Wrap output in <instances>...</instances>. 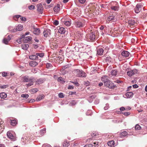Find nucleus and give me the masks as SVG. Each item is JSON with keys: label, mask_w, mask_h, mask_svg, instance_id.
I'll return each instance as SVG.
<instances>
[{"label": "nucleus", "mask_w": 147, "mask_h": 147, "mask_svg": "<svg viewBox=\"0 0 147 147\" xmlns=\"http://www.w3.org/2000/svg\"><path fill=\"white\" fill-rule=\"evenodd\" d=\"M37 10L39 13L42 14V13L43 10V7L41 3H39L37 5Z\"/></svg>", "instance_id": "nucleus-7"}, {"label": "nucleus", "mask_w": 147, "mask_h": 147, "mask_svg": "<svg viewBox=\"0 0 147 147\" xmlns=\"http://www.w3.org/2000/svg\"><path fill=\"white\" fill-rule=\"evenodd\" d=\"M23 79V81L24 82H33V78H29L28 76H25L22 77Z\"/></svg>", "instance_id": "nucleus-4"}, {"label": "nucleus", "mask_w": 147, "mask_h": 147, "mask_svg": "<svg viewBox=\"0 0 147 147\" xmlns=\"http://www.w3.org/2000/svg\"><path fill=\"white\" fill-rule=\"evenodd\" d=\"M51 30L49 29H47L44 30L43 32L44 36L45 37H49L51 34Z\"/></svg>", "instance_id": "nucleus-5"}, {"label": "nucleus", "mask_w": 147, "mask_h": 147, "mask_svg": "<svg viewBox=\"0 0 147 147\" xmlns=\"http://www.w3.org/2000/svg\"><path fill=\"white\" fill-rule=\"evenodd\" d=\"M124 114L125 115L128 116L130 114V113L129 112H125L124 113Z\"/></svg>", "instance_id": "nucleus-59"}, {"label": "nucleus", "mask_w": 147, "mask_h": 147, "mask_svg": "<svg viewBox=\"0 0 147 147\" xmlns=\"http://www.w3.org/2000/svg\"><path fill=\"white\" fill-rule=\"evenodd\" d=\"M2 76L3 77H5L7 76V73L5 72H3L2 73Z\"/></svg>", "instance_id": "nucleus-58"}, {"label": "nucleus", "mask_w": 147, "mask_h": 147, "mask_svg": "<svg viewBox=\"0 0 147 147\" xmlns=\"http://www.w3.org/2000/svg\"><path fill=\"white\" fill-rule=\"evenodd\" d=\"M59 96L61 98H62L64 97L63 94L62 93H60L59 94Z\"/></svg>", "instance_id": "nucleus-50"}, {"label": "nucleus", "mask_w": 147, "mask_h": 147, "mask_svg": "<svg viewBox=\"0 0 147 147\" xmlns=\"http://www.w3.org/2000/svg\"><path fill=\"white\" fill-rule=\"evenodd\" d=\"M32 38L30 36H27L24 38L23 39V41L26 43H27L28 41L31 40Z\"/></svg>", "instance_id": "nucleus-15"}, {"label": "nucleus", "mask_w": 147, "mask_h": 147, "mask_svg": "<svg viewBox=\"0 0 147 147\" xmlns=\"http://www.w3.org/2000/svg\"><path fill=\"white\" fill-rule=\"evenodd\" d=\"M104 85L106 87L112 89L114 88L115 87L113 83L110 80H108V82L105 83Z\"/></svg>", "instance_id": "nucleus-2"}, {"label": "nucleus", "mask_w": 147, "mask_h": 147, "mask_svg": "<svg viewBox=\"0 0 147 147\" xmlns=\"http://www.w3.org/2000/svg\"><path fill=\"white\" fill-rule=\"evenodd\" d=\"M20 17V18H26L25 17H22L20 15H16L13 16V18H19Z\"/></svg>", "instance_id": "nucleus-39"}, {"label": "nucleus", "mask_w": 147, "mask_h": 147, "mask_svg": "<svg viewBox=\"0 0 147 147\" xmlns=\"http://www.w3.org/2000/svg\"><path fill=\"white\" fill-rule=\"evenodd\" d=\"M22 26L21 25H18V26L16 27V28H13V30H11L13 32H16L17 31H20L23 30Z\"/></svg>", "instance_id": "nucleus-8"}, {"label": "nucleus", "mask_w": 147, "mask_h": 147, "mask_svg": "<svg viewBox=\"0 0 147 147\" xmlns=\"http://www.w3.org/2000/svg\"><path fill=\"white\" fill-rule=\"evenodd\" d=\"M93 144H94L93 146L96 147L98 144V142L97 141H96L94 142Z\"/></svg>", "instance_id": "nucleus-52"}, {"label": "nucleus", "mask_w": 147, "mask_h": 147, "mask_svg": "<svg viewBox=\"0 0 147 147\" xmlns=\"http://www.w3.org/2000/svg\"><path fill=\"white\" fill-rule=\"evenodd\" d=\"M138 70L136 69H134L131 71H128L127 72V75L129 76H131L137 73Z\"/></svg>", "instance_id": "nucleus-6"}, {"label": "nucleus", "mask_w": 147, "mask_h": 147, "mask_svg": "<svg viewBox=\"0 0 147 147\" xmlns=\"http://www.w3.org/2000/svg\"><path fill=\"white\" fill-rule=\"evenodd\" d=\"M79 1L80 3L83 4L85 2L86 0H79Z\"/></svg>", "instance_id": "nucleus-54"}, {"label": "nucleus", "mask_w": 147, "mask_h": 147, "mask_svg": "<svg viewBox=\"0 0 147 147\" xmlns=\"http://www.w3.org/2000/svg\"><path fill=\"white\" fill-rule=\"evenodd\" d=\"M56 58H57V60H60L61 61H63V59L62 58H61L60 57H56Z\"/></svg>", "instance_id": "nucleus-57"}, {"label": "nucleus", "mask_w": 147, "mask_h": 147, "mask_svg": "<svg viewBox=\"0 0 147 147\" xmlns=\"http://www.w3.org/2000/svg\"><path fill=\"white\" fill-rule=\"evenodd\" d=\"M115 19H107V20H106V23L109 24L110 22H112Z\"/></svg>", "instance_id": "nucleus-40"}, {"label": "nucleus", "mask_w": 147, "mask_h": 147, "mask_svg": "<svg viewBox=\"0 0 147 147\" xmlns=\"http://www.w3.org/2000/svg\"><path fill=\"white\" fill-rule=\"evenodd\" d=\"M3 124V121H0V134L2 132L4 129V126Z\"/></svg>", "instance_id": "nucleus-12"}, {"label": "nucleus", "mask_w": 147, "mask_h": 147, "mask_svg": "<svg viewBox=\"0 0 147 147\" xmlns=\"http://www.w3.org/2000/svg\"><path fill=\"white\" fill-rule=\"evenodd\" d=\"M133 87L134 88H137L138 87V86L137 84H135L133 85Z\"/></svg>", "instance_id": "nucleus-63"}, {"label": "nucleus", "mask_w": 147, "mask_h": 147, "mask_svg": "<svg viewBox=\"0 0 147 147\" xmlns=\"http://www.w3.org/2000/svg\"><path fill=\"white\" fill-rule=\"evenodd\" d=\"M142 5L141 4H138L136 5V7L141 10Z\"/></svg>", "instance_id": "nucleus-42"}, {"label": "nucleus", "mask_w": 147, "mask_h": 147, "mask_svg": "<svg viewBox=\"0 0 147 147\" xmlns=\"http://www.w3.org/2000/svg\"><path fill=\"white\" fill-rule=\"evenodd\" d=\"M29 45L28 44H25L22 45V49L24 50H27L28 48Z\"/></svg>", "instance_id": "nucleus-28"}, {"label": "nucleus", "mask_w": 147, "mask_h": 147, "mask_svg": "<svg viewBox=\"0 0 147 147\" xmlns=\"http://www.w3.org/2000/svg\"><path fill=\"white\" fill-rule=\"evenodd\" d=\"M8 87V85H3V86H0V88H5Z\"/></svg>", "instance_id": "nucleus-47"}, {"label": "nucleus", "mask_w": 147, "mask_h": 147, "mask_svg": "<svg viewBox=\"0 0 147 147\" xmlns=\"http://www.w3.org/2000/svg\"><path fill=\"white\" fill-rule=\"evenodd\" d=\"M133 94L132 92H129L126 93L125 96L127 98H130L133 96Z\"/></svg>", "instance_id": "nucleus-25"}, {"label": "nucleus", "mask_w": 147, "mask_h": 147, "mask_svg": "<svg viewBox=\"0 0 147 147\" xmlns=\"http://www.w3.org/2000/svg\"><path fill=\"white\" fill-rule=\"evenodd\" d=\"M120 110L121 111H123L124 110H125V109L124 107H122L120 108Z\"/></svg>", "instance_id": "nucleus-61"}, {"label": "nucleus", "mask_w": 147, "mask_h": 147, "mask_svg": "<svg viewBox=\"0 0 147 147\" xmlns=\"http://www.w3.org/2000/svg\"><path fill=\"white\" fill-rule=\"evenodd\" d=\"M7 96L5 92L0 93V97L2 98H5Z\"/></svg>", "instance_id": "nucleus-34"}, {"label": "nucleus", "mask_w": 147, "mask_h": 147, "mask_svg": "<svg viewBox=\"0 0 147 147\" xmlns=\"http://www.w3.org/2000/svg\"><path fill=\"white\" fill-rule=\"evenodd\" d=\"M93 145L91 144H87L84 146L83 147H92Z\"/></svg>", "instance_id": "nucleus-48"}, {"label": "nucleus", "mask_w": 147, "mask_h": 147, "mask_svg": "<svg viewBox=\"0 0 147 147\" xmlns=\"http://www.w3.org/2000/svg\"><path fill=\"white\" fill-rule=\"evenodd\" d=\"M74 74H76L78 77H85L86 76V74L82 71L78 69H76L73 71Z\"/></svg>", "instance_id": "nucleus-1"}, {"label": "nucleus", "mask_w": 147, "mask_h": 147, "mask_svg": "<svg viewBox=\"0 0 147 147\" xmlns=\"http://www.w3.org/2000/svg\"><path fill=\"white\" fill-rule=\"evenodd\" d=\"M46 132V129L44 128L40 131V134L41 135L43 136L45 134Z\"/></svg>", "instance_id": "nucleus-37"}, {"label": "nucleus", "mask_w": 147, "mask_h": 147, "mask_svg": "<svg viewBox=\"0 0 147 147\" xmlns=\"http://www.w3.org/2000/svg\"><path fill=\"white\" fill-rule=\"evenodd\" d=\"M98 134H97L92 133L91 134V136H92L93 138L95 139L96 138H97V136L98 135Z\"/></svg>", "instance_id": "nucleus-46"}, {"label": "nucleus", "mask_w": 147, "mask_h": 147, "mask_svg": "<svg viewBox=\"0 0 147 147\" xmlns=\"http://www.w3.org/2000/svg\"><path fill=\"white\" fill-rule=\"evenodd\" d=\"M125 22H126V23L125 24L126 25H127L128 24L130 25H132L134 24L136 22L134 19H127L125 20Z\"/></svg>", "instance_id": "nucleus-3"}, {"label": "nucleus", "mask_w": 147, "mask_h": 147, "mask_svg": "<svg viewBox=\"0 0 147 147\" xmlns=\"http://www.w3.org/2000/svg\"><path fill=\"white\" fill-rule=\"evenodd\" d=\"M57 81L58 82H60L62 83H63L65 82V81L63 80V78L61 77H59L57 79Z\"/></svg>", "instance_id": "nucleus-38"}, {"label": "nucleus", "mask_w": 147, "mask_h": 147, "mask_svg": "<svg viewBox=\"0 0 147 147\" xmlns=\"http://www.w3.org/2000/svg\"><path fill=\"white\" fill-rule=\"evenodd\" d=\"M101 80L104 82V84L109 80L107 76H103L101 78Z\"/></svg>", "instance_id": "nucleus-14"}, {"label": "nucleus", "mask_w": 147, "mask_h": 147, "mask_svg": "<svg viewBox=\"0 0 147 147\" xmlns=\"http://www.w3.org/2000/svg\"><path fill=\"white\" fill-rule=\"evenodd\" d=\"M107 144L109 146L113 147L115 145V142L114 140H111L107 143Z\"/></svg>", "instance_id": "nucleus-19"}, {"label": "nucleus", "mask_w": 147, "mask_h": 147, "mask_svg": "<svg viewBox=\"0 0 147 147\" xmlns=\"http://www.w3.org/2000/svg\"><path fill=\"white\" fill-rule=\"evenodd\" d=\"M13 27H9L8 28L9 31L11 32H13L11 31V30H13Z\"/></svg>", "instance_id": "nucleus-56"}, {"label": "nucleus", "mask_w": 147, "mask_h": 147, "mask_svg": "<svg viewBox=\"0 0 147 147\" xmlns=\"http://www.w3.org/2000/svg\"><path fill=\"white\" fill-rule=\"evenodd\" d=\"M44 80L42 79H39L36 82V84H40L44 82Z\"/></svg>", "instance_id": "nucleus-29"}, {"label": "nucleus", "mask_w": 147, "mask_h": 147, "mask_svg": "<svg viewBox=\"0 0 147 147\" xmlns=\"http://www.w3.org/2000/svg\"><path fill=\"white\" fill-rule=\"evenodd\" d=\"M128 134V133L126 131H123L120 133L119 135L121 137H125Z\"/></svg>", "instance_id": "nucleus-22"}, {"label": "nucleus", "mask_w": 147, "mask_h": 147, "mask_svg": "<svg viewBox=\"0 0 147 147\" xmlns=\"http://www.w3.org/2000/svg\"><path fill=\"white\" fill-rule=\"evenodd\" d=\"M121 54L123 57H126L129 56V53L127 51H122Z\"/></svg>", "instance_id": "nucleus-11"}, {"label": "nucleus", "mask_w": 147, "mask_h": 147, "mask_svg": "<svg viewBox=\"0 0 147 147\" xmlns=\"http://www.w3.org/2000/svg\"><path fill=\"white\" fill-rule=\"evenodd\" d=\"M11 38L10 35H8L7 38H4L3 40V42L5 44H7L9 41L11 40Z\"/></svg>", "instance_id": "nucleus-10"}, {"label": "nucleus", "mask_w": 147, "mask_h": 147, "mask_svg": "<svg viewBox=\"0 0 147 147\" xmlns=\"http://www.w3.org/2000/svg\"><path fill=\"white\" fill-rule=\"evenodd\" d=\"M33 29L34 30L33 32L34 34L36 35H38L40 34V32L39 28H34Z\"/></svg>", "instance_id": "nucleus-13"}, {"label": "nucleus", "mask_w": 147, "mask_h": 147, "mask_svg": "<svg viewBox=\"0 0 147 147\" xmlns=\"http://www.w3.org/2000/svg\"><path fill=\"white\" fill-rule=\"evenodd\" d=\"M34 6L33 5H31L28 7V8L30 10L34 9Z\"/></svg>", "instance_id": "nucleus-49"}, {"label": "nucleus", "mask_w": 147, "mask_h": 147, "mask_svg": "<svg viewBox=\"0 0 147 147\" xmlns=\"http://www.w3.org/2000/svg\"><path fill=\"white\" fill-rule=\"evenodd\" d=\"M11 125H12L14 126L17 123V121L16 119H11Z\"/></svg>", "instance_id": "nucleus-30"}, {"label": "nucleus", "mask_w": 147, "mask_h": 147, "mask_svg": "<svg viewBox=\"0 0 147 147\" xmlns=\"http://www.w3.org/2000/svg\"><path fill=\"white\" fill-rule=\"evenodd\" d=\"M141 128V127L138 124H137L135 127V129L137 130H140Z\"/></svg>", "instance_id": "nucleus-43"}, {"label": "nucleus", "mask_w": 147, "mask_h": 147, "mask_svg": "<svg viewBox=\"0 0 147 147\" xmlns=\"http://www.w3.org/2000/svg\"><path fill=\"white\" fill-rule=\"evenodd\" d=\"M134 11L136 13H139L140 11L141 10L138 8L137 7L134 9Z\"/></svg>", "instance_id": "nucleus-44"}, {"label": "nucleus", "mask_w": 147, "mask_h": 147, "mask_svg": "<svg viewBox=\"0 0 147 147\" xmlns=\"http://www.w3.org/2000/svg\"><path fill=\"white\" fill-rule=\"evenodd\" d=\"M95 35L94 33L92 32L89 34V38L92 40H94L95 39Z\"/></svg>", "instance_id": "nucleus-16"}, {"label": "nucleus", "mask_w": 147, "mask_h": 147, "mask_svg": "<svg viewBox=\"0 0 147 147\" xmlns=\"http://www.w3.org/2000/svg\"><path fill=\"white\" fill-rule=\"evenodd\" d=\"M36 55L37 56H39L40 57H43L44 56V53H36Z\"/></svg>", "instance_id": "nucleus-41"}, {"label": "nucleus", "mask_w": 147, "mask_h": 147, "mask_svg": "<svg viewBox=\"0 0 147 147\" xmlns=\"http://www.w3.org/2000/svg\"><path fill=\"white\" fill-rule=\"evenodd\" d=\"M16 41L19 44L21 43L22 42L21 38L17 40Z\"/></svg>", "instance_id": "nucleus-55"}, {"label": "nucleus", "mask_w": 147, "mask_h": 147, "mask_svg": "<svg viewBox=\"0 0 147 147\" xmlns=\"http://www.w3.org/2000/svg\"><path fill=\"white\" fill-rule=\"evenodd\" d=\"M119 6H113L111 7V9L115 11H118L119 10Z\"/></svg>", "instance_id": "nucleus-26"}, {"label": "nucleus", "mask_w": 147, "mask_h": 147, "mask_svg": "<svg viewBox=\"0 0 147 147\" xmlns=\"http://www.w3.org/2000/svg\"><path fill=\"white\" fill-rule=\"evenodd\" d=\"M51 66V64L50 63H47L46 65V67L47 68H49Z\"/></svg>", "instance_id": "nucleus-53"}, {"label": "nucleus", "mask_w": 147, "mask_h": 147, "mask_svg": "<svg viewBox=\"0 0 147 147\" xmlns=\"http://www.w3.org/2000/svg\"><path fill=\"white\" fill-rule=\"evenodd\" d=\"M35 101V100L34 99H31L29 101V103H32Z\"/></svg>", "instance_id": "nucleus-60"}, {"label": "nucleus", "mask_w": 147, "mask_h": 147, "mask_svg": "<svg viewBox=\"0 0 147 147\" xmlns=\"http://www.w3.org/2000/svg\"><path fill=\"white\" fill-rule=\"evenodd\" d=\"M58 24L59 22L56 20H55L53 23V24L55 26L58 25Z\"/></svg>", "instance_id": "nucleus-51"}, {"label": "nucleus", "mask_w": 147, "mask_h": 147, "mask_svg": "<svg viewBox=\"0 0 147 147\" xmlns=\"http://www.w3.org/2000/svg\"><path fill=\"white\" fill-rule=\"evenodd\" d=\"M105 61L108 63L111 61V58L110 57H107L104 59Z\"/></svg>", "instance_id": "nucleus-35"}, {"label": "nucleus", "mask_w": 147, "mask_h": 147, "mask_svg": "<svg viewBox=\"0 0 147 147\" xmlns=\"http://www.w3.org/2000/svg\"><path fill=\"white\" fill-rule=\"evenodd\" d=\"M38 57L36 55H32L29 56V58L32 60H37Z\"/></svg>", "instance_id": "nucleus-21"}, {"label": "nucleus", "mask_w": 147, "mask_h": 147, "mask_svg": "<svg viewBox=\"0 0 147 147\" xmlns=\"http://www.w3.org/2000/svg\"><path fill=\"white\" fill-rule=\"evenodd\" d=\"M97 54L99 55H101L102 54L103 52V50L102 49L100 48L97 50Z\"/></svg>", "instance_id": "nucleus-32"}, {"label": "nucleus", "mask_w": 147, "mask_h": 147, "mask_svg": "<svg viewBox=\"0 0 147 147\" xmlns=\"http://www.w3.org/2000/svg\"><path fill=\"white\" fill-rule=\"evenodd\" d=\"M75 25L77 27L81 28L84 26V24L82 22L78 21L75 23Z\"/></svg>", "instance_id": "nucleus-9"}, {"label": "nucleus", "mask_w": 147, "mask_h": 147, "mask_svg": "<svg viewBox=\"0 0 147 147\" xmlns=\"http://www.w3.org/2000/svg\"><path fill=\"white\" fill-rule=\"evenodd\" d=\"M45 96L43 95H41L38 96L36 99V100L37 101H40Z\"/></svg>", "instance_id": "nucleus-31"}, {"label": "nucleus", "mask_w": 147, "mask_h": 147, "mask_svg": "<svg viewBox=\"0 0 147 147\" xmlns=\"http://www.w3.org/2000/svg\"><path fill=\"white\" fill-rule=\"evenodd\" d=\"M58 32L61 34H64L65 32V28L63 27H60L58 29Z\"/></svg>", "instance_id": "nucleus-24"}, {"label": "nucleus", "mask_w": 147, "mask_h": 147, "mask_svg": "<svg viewBox=\"0 0 147 147\" xmlns=\"http://www.w3.org/2000/svg\"><path fill=\"white\" fill-rule=\"evenodd\" d=\"M69 145V142H68L65 140L63 142L62 147H68Z\"/></svg>", "instance_id": "nucleus-17"}, {"label": "nucleus", "mask_w": 147, "mask_h": 147, "mask_svg": "<svg viewBox=\"0 0 147 147\" xmlns=\"http://www.w3.org/2000/svg\"><path fill=\"white\" fill-rule=\"evenodd\" d=\"M38 91V88H34L30 90V92L32 94H34Z\"/></svg>", "instance_id": "nucleus-33"}, {"label": "nucleus", "mask_w": 147, "mask_h": 147, "mask_svg": "<svg viewBox=\"0 0 147 147\" xmlns=\"http://www.w3.org/2000/svg\"><path fill=\"white\" fill-rule=\"evenodd\" d=\"M38 65V63L36 62L35 61H31L29 63V65L32 67H35Z\"/></svg>", "instance_id": "nucleus-20"}, {"label": "nucleus", "mask_w": 147, "mask_h": 147, "mask_svg": "<svg viewBox=\"0 0 147 147\" xmlns=\"http://www.w3.org/2000/svg\"><path fill=\"white\" fill-rule=\"evenodd\" d=\"M32 85H33V84L32 83V82H30L27 84H26V85H27L28 86H30Z\"/></svg>", "instance_id": "nucleus-64"}, {"label": "nucleus", "mask_w": 147, "mask_h": 147, "mask_svg": "<svg viewBox=\"0 0 147 147\" xmlns=\"http://www.w3.org/2000/svg\"><path fill=\"white\" fill-rule=\"evenodd\" d=\"M7 135L8 137L11 139H14V137L13 136L10 132L8 131L7 133Z\"/></svg>", "instance_id": "nucleus-23"}, {"label": "nucleus", "mask_w": 147, "mask_h": 147, "mask_svg": "<svg viewBox=\"0 0 147 147\" xmlns=\"http://www.w3.org/2000/svg\"><path fill=\"white\" fill-rule=\"evenodd\" d=\"M104 26L102 25H101L100 27V29L101 30H102L104 29Z\"/></svg>", "instance_id": "nucleus-62"}, {"label": "nucleus", "mask_w": 147, "mask_h": 147, "mask_svg": "<svg viewBox=\"0 0 147 147\" xmlns=\"http://www.w3.org/2000/svg\"><path fill=\"white\" fill-rule=\"evenodd\" d=\"M71 22L70 21H65L63 22L64 24L67 26H69L71 24Z\"/></svg>", "instance_id": "nucleus-36"}, {"label": "nucleus", "mask_w": 147, "mask_h": 147, "mask_svg": "<svg viewBox=\"0 0 147 147\" xmlns=\"http://www.w3.org/2000/svg\"><path fill=\"white\" fill-rule=\"evenodd\" d=\"M53 9L55 12H58L60 10V5H57L54 7Z\"/></svg>", "instance_id": "nucleus-27"}, {"label": "nucleus", "mask_w": 147, "mask_h": 147, "mask_svg": "<svg viewBox=\"0 0 147 147\" xmlns=\"http://www.w3.org/2000/svg\"><path fill=\"white\" fill-rule=\"evenodd\" d=\"M21 96L23 98H27L28 97L29 95L27 94H22L21 95Z\"/></svg>", "instance_id": "nucleus-45"}, {"label": "nucleus", "mask_w": 147, "mask_h": 147, "mask_svg": "<svg viewBox=\"0 0 147 147\" xmlns=\"http://www.w3.org/2000/svg\"><path fill=\"white\" fill-rule=\"evenodd\" d=\"M118 71L116 69H113L111 71V75L116 76L117 74Z\"/></svg>", "instance_id": "nucleus-18"}]
</instances>
